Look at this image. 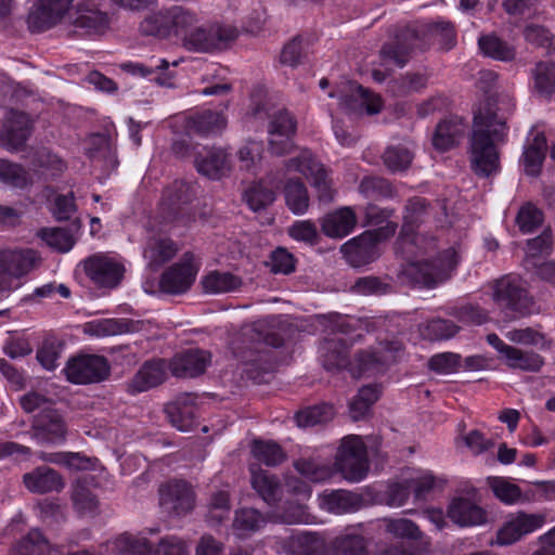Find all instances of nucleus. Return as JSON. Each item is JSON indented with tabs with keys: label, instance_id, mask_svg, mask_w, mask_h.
I'll list each match as a JSON object with an SVG mask.
<instances>
[{
	"label": "nucleus",
	"instance_id": "f257e3e1",
	"mask_svg": "<svg viewBox=\"0 0 555 555\" xmlns=\"http://www.w3.org/2000/svg\"><path fill=\"white\" fill-rule=\"evenodd\" d=\"M509 101L489 95L474 113L470 135V166L480 177H489L500 169L499 145L506 142Z\"/></svg>",
	"mask_w": 555,
	"mask_h": 555
},
{
	"label": "nucleus",
	"instance_id": "f03ea898",
	"mask_svg": "<svg viewBox=\"0 0 555 555\" xmlns=\"http://www.w3.org/2000/svg\"><path fill=\"white\" fill-rule=\"evenodd\" d=\"M363 322L359 319L331 314L328 317V330L333 337H325L320 346L322 365L327 371L341 370L349 365V349L359 341L363 334L358 333L348 338L339 337L338 334L350 335L352 332L362 328Z\"/></svg>",
	"mask_w": 555,
	"mask_h": 555
},
{
	"label": "nucleus",
	"instance_id": "7ed1b4c3",
	"mask_svg": "<svg viewBox=\"0 0 555 555\" xmlns=\"http://www.w3.org/2000/svg\"><path fill=\"white\" fill-rule=\"evenodd\" d=\"M457 264V253L454 248H448L435 258L409 261L402 267L399 276L402 282L431 289L448 281Z\"/></svg>",
	"mask_w": 555,
	"mask_h": 555
},
{
	"label": "nucleus",
	"instance_id": "20e7f679",
	"mask_svg": "<svg viewBox=\"0 0 555 555\" xmlns=\"http://www.w3.org/2000/svg\"><path fill=\"white\" fill-rule=\"evenodd\" d=\"M237 30L231 25L208 23L192 26L181 30L179 38L182 46L191 52L210 53L227 49L237 38Z\"/></svg>",
	"mask_w": 555,
	"mask_h": 555
},
{
	"label": "nucleus",
	"instance_id": "39448f33",
	"mask_svg": "<svg viewBox=\"0 0 555 555\" xmlns=\"http://www.w3.org/2000/svg\"><path fill=\"white\" fill-rule=\"evenodd\" d=\"M251 454L254 457L249 465L251 486L267 504L274 505L278 501V483L274 474H271L268 468L275 466L278 462V446L274 442L254 440Z\"/></svg>",
	"mask_w": 555,
	"mask_h": 555
},
{
	"label": "nucleus",
	"instance_id": "423d86ee",
	"mask_svg": "<svg viewBox=\"0 0 555 555\" xmlns=\"http://www.w3.org/2000/svg\"><path fill=\"white\" fill-rule=\"evenodd\" d=\"M39 254L31 248L0 250V296H8L21 286L20 280L40 264Z\"/></svg>",
	"mask_w": 555,
	"mask_h": 555
},
{
	"label": "nucleus",
	"instance_id": "0eeeda50",
	"mask_svg": "<svg viewBox=\"0 0 555 555\" xmlns=\"http://www.w3.org/2000/svg\"><path fill=\"white\" fill-rule=\"evenodd\" d=\"M197 22V15L182 7H171L146 15L139 26L142 36L157 39L179 37L182 29Z\"/></svg>",
	"mask_w": 555,
	"mask_h": 555
},
{
	"label": "nucleus",
	"instance_id": "6e6552de",
	"mask_svg": "<svg viewBox=\"0 0 555 555\" xmlns=\"http://www.w3.org/2000/svg\"><path fill=\"white\" fill-rule=\"evenodd\" d=\"M492 298L500 309L513 313V318L531 313L534 305L521 280L511 274L494 282Z\"/></svg>",
	"mask_w": 555,
	"mask_h": 555
},
{
	"label": "nucleus",
	"instance_id": "1a4fd4ad",
	"mask_svg": "<svg viewBox=\"0 0 555 555\" xmlns=\"http://www.w3.org/2000/svg\"><path fill=\"white\" fill-rule=\"evenodd\" d=\"M335 465L343 477L350 482H359L366 477L370 467L367 451L360 437L348 436L343 439Z\"/></svg>",
	"mask_w": 555,
	"mask_h": 555
},
{
	"label": "nucleus",
	"instance_id": "9d476101",
	"mask_svg": "<svg viewBox=\"0 0 555 555\" xmlns=\"http://www.w3.org/2000/svg\"><path fill=\"white\" fill-rule=\"evenodd\" d=\"M66 378L77 385L101 383L111 373L106 358L96 354H81L67 361L64 369Z\"/></svg>",
	"mask_w": 555,
	"mask_h": 555
},
{
	"label": "nucleus",
	"instance_id": "9b49d317",
	"mask_svg": "<svg viewBox=\"0 0 555 555\" xmlns=\"http://www.w3.org/2000/svg\"><path fill=\"white\" fill-rule=\"evenodd\" d=\"M33 132V120L20 111H9L1 121L0 146L14 153L24 149Z\"/></svg>",
	"mask_w": 555,
	"mask_h": 555
},
{
	"label": "nucleus",
	"instance_id": "f8f14e48",
	"mask_svg": "<svg viewBox=\"0 0 555 555\" xmlns=\"http://www.w3.org/2000/svg\"><path fill=\"white\" fill-rule=\"evenodd\" d=\"M83 270L96 286L104 288L119 285L125 273V268L119 261L104 254H95L83 260Z\"/></svg>",
	"mask_w": 555,
	"mask_h": 555
},
{
	"label": "nucleus",
	"instance_id": "ddd939ff",
	"mask_svg": "<svg viewBox=\"0 0 555 555\" xmlns=\"http://www.w3.org/2000/svg\"><path fill=\"white\" fill-rule=\"evenodd\" d=\"M160 506L171 515H185L194 508L195 493L183 480H170L158 489Z\"/></svg>",
	"mask_w": 555,
	"mask_h": 555
},
{
	"label": "nucleus",
	"instance_id": "4468645a",
	"mask_svg": "<svg viewBox=\"0 0 555 555\" xmlns=\"http://www.w3.org/2000/svg\"><path fill=\"white\" fill-rule=\"evenodd\" d=\"M67 427L55 409H43L31 425V438L40 444H61L66 440Z\"/></svg>",
	"mask_w": 555,
	"mask_h": 555
},
{
	"label": "nucleus",
	"instance_id": "2eb2a0df",
	"mask_svg": "<svg viewBox=\"0 0 555 555\" xmlns=\"http://www.w3.org/2000/svg\"><path fill=\"white\" fill-rule=\"evenodd\" d=\"M193 261V254L185 253L180 262L169 267L162 274L160 291L171 295H180L189 291L197 274V268Z\"/></svg>",
	"mask_w": 555,
	"mask_h": 555
},
{
	"label": "nucleus",
	"instance_id": "dca6fc26",
	"mask_svg": "<svg viewBox=\"0 0 555 555\" xmlns=\"http://www.w3.org/2000/svg\"><path fill=\"white\" fill-rule=\"evenodd\" d=\"M74 0H37L27 17V24L31 31H44L57 23L68 12Z\"/></svg>",
	"mask_w": 555,
	"mask_h": 555
},
{
	"label": "nucleus",
	"instance_id": "f3484780",
	"mask_svg": "<svg viewBox=\"0 0 555 555\" xmlns=\"http://www.w3.org/2000/svg\"><path fill=\"white\" fill-rule=\"evenodd\" d=\"M340 251L350 266L363 267L378 258V237L372 231H365L343 244Z\"/></svg>",
	"mask_w": 555,
	"mask_h": 555
},
{
	"label": "nucleus",
	"instance_id": "a211bd4d",
	"mask_svg": "<svg viewBox=\"0 0 555 555\" xmlns=\"http://www.w3.org/2000/svg\"><path fill=\"white\" fill-rule=\"evenodd\" d=\"M416 48H423L418 30L405 27L396 35L392 42L383 46L380 56L386 62L403 67Z\"/></svg>",
	"mask_w": 555,
	"mask_h": 555
},
{
	"label": "nucleus",
	"instance_id": "6ab92c4d",
	"mask_svg": "<svg viewBox=\"0 0 555 555\" xmlns=\"http://www.w3.org/2000/svg\"><path fill=\"white\" fill-rule=\"evenodd\" d=\"M544 516L535 514L518 513L512 517L498 531L496 542L500 545H509L518 541L521 537L535 531L544 524Z\"/></svg>",
	"mask_w": 555,
	"mask_h": 555
},
{
	"label": "nucleus",
	"instance_id": "aec40b11",
	"mask_svg": "<svg viewBox=\"0 0 555 555\" xmlns=\"http://www.w3.org/2000/svg\"><path fill=\"white\" fill-rule=\"evenodd\" d=\"M210 363V353L201 349H191L177 353L169 363V370L179 378H193L203 374Z\"/></svg>",
	"mask_w": 555,
	"mask_h": 555
},
{
	"label": "nucleus",
	"instance_id": "412c9836",
	"mask_svg": "<svg viewBox=\"0 0 555 555\" xmlns=\"http://www.w3.org/2000/svg\"><path fill=\"white\" fill-rule=\"evenodd\" d=\"M167 369L169 366L162 359L144 362L127 384V391L137 395L159 386L167 377Z\"/></svg>",
	"mask_w": 555,
	"mask_h": 555
},
{
	"label": "nucleus",
	"instance_id": "4be33fe9",
	"mask_svg": "<svg viewBox=\"0 0 555 555\" xmlns=\"http://www.w3.org/2000/svg\"><path fill=\"white\" fill-rule=\"evenodd\" d=\"M23 482L31 493L61 492L65 487L62 475L49 466H39L24 474Z\"/></svg>",
	"mask_w": 555,
	"mask_h": 555
},
{
	"label": "nucleus",
	"instance_id": "5701e85b",
	"mask_svg": "<svg viewBox=\"0 0 555 555\" xmlns=\"http://www.w3.org/2000/svg\"><path fill=\"white\" fill-rule=\"evenodd\" d=\"M194 402V395L182 393L166 404L165 411L172 426L181 431H189L194 427L197 411Z\"/></svg>",
	"mask_w": 555,
	"mask_h": 555
},
{
	"label": "nucleus",
	"instance_id": "b1692460",
	"mask_svg": "<svg viewBox=\"0 0 555 555\" xmlns=\"http://www.w3.org/2000/svg\"><path fill=\"white\" fill-rule=\"evenodd\" d=\"M339 106L346 113H361L365 111L369 115H375L382 109V99L372 94L362 86L351 89L350 93L339 96Z\"/></svg>",
	"mask_w": 555,
	"mask_h": 555
},
{
	"label": "nucleus",
	"instance_id": "393cba45",
	"mask_svg": "<svg viewBox=\"0 0 555 555\" xmlns=\"http://www.w3.org/2000/svg\"><path fill=\"white\" fill-rule=\"evenodd\" d=\"M195 167L201 175L212 180L220 179L231 169L229 155L224 150L216 147L199 152L195 158Z\"/></svg>",
	"mask_w": 555,
	"mask_h": 555
},
{
	"label": "nucleus",
	"instance_id": "a878e982",
	"mask_svg": "<svg viewBox=\"0 0 555 555\" xmlns=\"http://www.w3.org/2000/svg\"><path fill=\"white\" fill-rule=\"evenodd\" d=\"M227 126L223 114L206 109L194 113L185 118L184 128L189 134L202 137L220 133Z\"/></svg>",
	"mask_w": 555,
	"mask_h": 555
},
{
	"label": "nucleus",
	"instance_id": "bb28decb",
	"mask_svg": "<svg viewBox=\"0 0 555 555\" xmlns=\"http://www.w3.org/2000/svg\"><path fill=\"white\" fill-rule=\"evenodd\" d=\"M240 339L243 344H264L278 346V324L274 315L266 317L251 324L244 325L241 330Z\"/></svg>",
	"mask_w": 555,
	"mask_h": 555
},
{
	"label": "nucleus",
	"instance_id": "cd10ccee",
	"mask_svg": "<svg viewBox=\"0 0 555 555\" xmlns=\"http://www.w3.org/2000/svg\"><path fill=\"white\" fill-rule=\"evenodd\" d=\"M320 506L334 514L353 513L363 505V498L348 490H334L320 495Z\"/></svg>",
	"mask_w": 555,
	"mask_h": 555
},
{
	"label": "nucleus",
	"instance_id": "c85d7f7f",
	"mask_svg": "<svg viewBox=\"0 0 555 555\" xmlns=\"http://www.w3.org/2000/svg\"><path fill=\"white\" fill-rule=\"evenodd\" d=\"M431 206L426 198L412 197L410 198L404 207L403 224L401 227V244L411 245L408 234L414 232L415 228L420 227L426 218L431 214ZM405 247V245H403Z\"/></svg>",
	"mask_w": 555,
	"mask_h": 555
},
{
	"label": "nucleus",
	"instance_id": "c756f323",
	"mask_svg": "<svg viewBox=\"0 0 555 555\" xmlns=\"http://www.w3.org/2000/svg\"><path fill=\"white\" fill-rule=\"evenodd\" d=\"M464 132L465 126L462 118L455 116L446 118L435 129L433 145L438 151H448L460 142Z\"/></svg>",
	"mask_w": 555,
	"mask_h": 555
},
{
	"label": "nucleus",
	"instance_id": "7c9ffc66",
	"mask_svg": "<svg viewBox=\"0 0 555 555\" xmlns=\"http://www.w3.org/2000/svg\"><path fill=\"white\" fill-rule=\"evenodd\" d=\"M139 327V322L129 319H100L87 322L83 325V333L93 337H107L132 333Z\"/></svg>",
	"mask_w": 555,
	"mask_h": 555
},
{
	"label": "nucleus",
	"instance_id": "2f4dec72",
	"mask_svg": "<svg viewBox=\"0 0 555 555\" xmlns=\"http://www.w3.org/2000/svg\"><path fill=\"white\" fill-rule=\"evenodd\" d=\"M449 518L455 524L464 526L480 525L486 520L485 511L468 499H455L448 508Z\"/></svg>",
	"mask_w": 555,
	"mask_h": 555
},
{
	"label": "nucleus",
	"instance_id": "473e14b6",
	"mask_svg": "<svg viewBox=\"0 0 555 555\" xmlns=\"http://www.w3.org/2000/svg\"><path fill=\"white\" fill-rule=\"evenodd\" d=\"M357 223L356 214L349 207L326 215L322 221V232L330 237L341 238L348 235Z\"/></svg>",
	"mask_w": 555,
	"mask_h": 555
},
{
	"label": "nucleus",
	"instance_id": "72a5a7b5",
	"mask_svg": "<svg viewBox=\"0 0 555 555\" xmlns=\"http://www.w3.org/2000/svg\"><path fill=\"white\" fill-rule=\"evenodd\" d=\"M178 251L176 243L167 237H153L149 240L144 249V258L147 267L157 270L164 263L175 257Z\"/></svg>",
	"mask_w": 555,
	"mask_h": 555
},
{
	"label": "nucleus",
	"instance_id": "f704fd0d",
	"mask_svg": "<svg viewBox=\"0 0 555 555\" xmlns=\"http://www.w3.org/2000/svg\"><path fill=\"white\" fill-rule=\"evenodd\" d=\"M411 243V247H409V243L401 244V234H399L398 240L396 242V253L400 254L405 259H411L413 257L429 255L437 249V240L433 235L428 234H420L410 232L406 233Z\"/></svg>",
	"mask_w": 555,
	"mask_h": 555
},
{
	"label": "nucleus",
	"instance_id": "c9c22d12",
	"mask_svg": "<svg viewBox=\"0 0 555 555\" xmlns=\"http://www.w3.org/2000/svg\"><path fill=\"white\" fill-rule=\"evenodd\" d=\"M72 24L87 33L98 31L107 25V16L93 4L80 3L70 16Z\"/></svg>",
	"mask_w": 555,
	"mask_h": 555
},
{
	"label": "nucleus",
	"instance_id": "e433bc0d",
	"mask_svg": "<svg viewBox=\"0 0 555 555\" xmlns=\"http://www.w3.org/2000/svg\"><path fill=\"white\" fill-rule=\"evenodd\" d=\"M323 546L314 532L296 531L284 542V550L289 555H317Z\"/></svg>",
	"mask_w": 555,
	"mask_h": 555
},
{
	"label": "nucleus",
	"instance_id": "4c0bfd02",
	"mask_svg": "<svg viewBox=\"0 0 555 555\" xmlns=\"http://www.w3.org/2000/svg\"><path fill=\"white\" fill-rule=\"evenodd\" d=\"M201 284L207 294H222L238 291L243 281L231 272L214 270L203 276Z\"/></svg>",
	"mask_w": 555,
	"mask_h": 555
},
{
	"label": "nucleus",
	"instance_id": "58836bf2",
	"mask_svg": "<svg viewBox=\"0 0 555 555\" xmlns=\"http://www.w3.org/2000/svg\"><path fill=\"white\" fill-rule=\"evenodd\" d=\"M505 364L512 370L537 373L544 365V359L532 350H522L512 346L503 358Z\"/></svg>",
	"mask_w": 555,
	"mask_h": 555
},
{
	"label": "nucleus",
	"instance_id": "ea45409f",
	"mask_svg": "<svg viewBox=\"0 0 555 555\" xmlns=\"http://www.w3.org/2000/svg\"><path fill=\"white\" fill-rule=\"evenodd\" d=\"M546 152V138L543 132H538L531 142L525 146L522 153L524 170L529 176H538L541 172Z\"/></svg>",
	"mask_w": 555,
	"mask_h": 555
},
{
	"label": "nucleus",
	"instance_id": "a19ab883",
	"mask_svg": "<svg viewBox=\"0 0 555 555\" xmlns=\"http://www.w3.org/2000/svg\"><path fill=\"white\" fill-rule=\"evenodd\" d=\"M334 415V405L323 402L298 410L293 418L298 427L307 428L326 424L333 420Z\"/></svg>",
	"mask_w": 555,
	"mask_h": 555
},
{
	"label": "nucleus",
	"instance_id": "79ce46f5",
	"mask_svg": "<svg viewBox=\"0 0 555 555\" xmlns=\"http://www.w3.org/2000/svg\"><path fill=\"white\" fill-rule=\"evenodd\" d=\"M113 555H151L152 547L146 538L122 533L106 544Z\"/></svg>",
	"mask_w": 555,
	"mask_h": 555
},
{
	"label": "nucleus",
	"instance_id": "37998d69",
	"mask_svg": "<svg viewBox=\"0 0 555 555\" xmlns=\"http://www.w3.org/2000/svg\"><path fill=\"white\" fill-rule=\"evenodd\" d=\"M284 201L286 207L297 216L307 212L310 197L306 185L299 179H291L284 185Z\"/></svg>",
	"mask_w": 555,
	"mask_h": 555
},
{
	"label": "nucleus",
	"instance_id": "c03bdc74",
	"mask_svg": "<svg viewBox=\"0 0 555 555\" xmlns=\"http://www.w3.org/2000/svg\"><path fill=\"white\" fill-rule=\"evenodd\" d=\"M70 500L79 515H92L99 508L96 495L83 479H78L72 485Z\"/></svg>",
	"mask_w": 555,
	"mask_h": 555
},
{
	"label": "nucleus",
	"instance_id": "a18cd8bd",
	"mask_svg": "<svg viewBox=\"0 0 555 555\" xmlns=\"http://www.w3.org/2000/svg\"><path fill=\"white\" fill-rule=\"evenodd\" d=\"M286 172H298L311 180L324 166L315 158L308 149H302L296 156L284 162Z\"/></svg>",
	"mask_w": 555,
	"mask_h": 555
},
{
	"label": "nucleus",
	"instance_id": "49530a36",
	"mask_svg": "<svg viewBox=\"0 0 555 555\" xmlns=\"http://www.w3.org/2000/svg\"><path fill=\"white\" fill-rule=\"evenodd\" d=\"M250 114L258 119H270L268 132L273 135L278 132V121L275 120V106L268 100V92L259 87L251 94Z\"/></svg>",
	"mask_w": 555,
	"mask_h": 555
},
{
	"label": "nucleus",
	"instance_id": "de8ad7c7",
	"mask_svg": "<svg viewBox=\"0 0 555 555\" xmlns=\"http://www.w3.org/2000/svg\"><path fill=\"white\" fill-rule=\"evenodd\" d=\"M266 522V517L257 509L241 508L235 512L232 528L238 537H248L260 530Z\"/></svg>",
	"mask_w": 555,
	"mask_h": 555
},
{
	"label": "nucleus",
	"instance_id": "09e8293b",
	"mask_svg": "<svg viewBox=\"0 0 555 555\" xmlns=\"http://www.w3.org/2000/svg\"><path fill=\"white\" fill-rule=\"evenodd\" d=\"M50 542L39 530H30L13 548V555H52Z\"/></svg>",
	"mask_w": 555,
	"mask_h": 555
},
{
	"label": "nucleus",
	"instance_id": "8fccbe9b",
	"mask_svg": "<svg viewBox=\"0 0 555 555\" xmlns=\"http://www.w3.org/2000/svg\"><path fill=\"white\" fill-rule=\"evenodd\" d=\"M39 459L43 462L63 465L70 470H87L94 465L91 457L79 452H41Z\"/></svg>",
	"mask_w": 555,
	"mask_h": 555
},
{
	"label": "nucleus",
	"instance_id": "3c124183",
	"mask_svg": "<svg viewBox=\"0 0 555 555\" xmlns=\"http://www.w3.org/2000/svg\"><path fill=\"white\" fill-rule=\"evenodd\" d=\"M478 47L486 56L496 61L511 62L516 55L515 49L495 35L481 36Z\"/></svg>",
	"mask_w": 555,
	"mask_h": 555
},
{
	"label": "nucleus",
	"instance_id": "603ef678",
	"mask_svg": "<svg viewBox=\"0 0 555 555\" xmlns=\"http://www.w3.org/2000/svg\"><path fill=\"white\" fill-rule=\"evenodd\" d=\"M533 88L542 96L555 92V62H538L532 69Z\"/></svg>",
	"mask_w": 555,
	"mask_h": 555
},
{
	"label": "nucleus",
	"instance_id": "864d4df0",
	"mask_svg": "<svg viewBox=\"0 0 555 555\" xmlns=\"http://www.w3.org/2000/svg\"><path fill=\"white\" fill-rule=\"evenodd\" d=\"M334 555H369L367 541L361 534L344 533L332 544Z\"/></svg>",
	"mask_w": 555,
	"mask_h": 555
},
{
	"label": "nucleus",
	"instance_id": "5fc2aeb1",
	"mask_svg": "<svg viewBox=\"0 0 555 555\" xmlns=\"http://www.w3.org/2000/svg\"><path fill=\"white\" fill-rule=\"evenodd\" d=\"M382 158L389 171L401 172L411 166L414 154L406 146L391 145L384 151Z\"/></svg>",
	"mask_w": 555,
	"mask_h": 555
},
{
	"label": "nucleus",
	"instance_id": "6e6d98bb",
	"mask_svg": "<svg viewBox=\"0 0 555 555\" xmlns=\"http://www.w3.org/2000/svg\"><path fill=\"white\" fill-rule=\"evenodd\" d=\"M38 236L51 248L66 253L75 244L73 234L64 228H44L38 232Z\"/></svg>",
	"mask_w": 555,
	"mask_h": 555
},
{
	"label": "nucleus",
	"instance_id": "4d7b16f0",
	"mask_svg": "<svg viewBox=\"0 0 555 555\" xmlns=\"http://www.w3.org/2000/svg\"><path fill=\"white\" fill-rule=\"evenodd\" d=\"M359 191L367 198H382L393 196L395 190L391 183L383 178L376 176L364 177L359 185Z\"/></svg>",
	"mask_w": 555,
	"mask_h": 555
},
{
	"label": "nucleus",
	"instance_id": "13d9d810",
	"mask_svg": "<svg viewBox=\"0 0 555 555\" xmlns=\"http://www.w3.org/2000/svg\"><path fill=\"white\" fill-rule=\"evenodd\" d=\"M297 133V119L288 111H280V156L291 153L296 146L293 138Z\"/></svg>",
	"mask_w": 555,
	"mask_h": 555
},
{
	"label": "nucleus",
	"instance_id": "bf43d9fd",
	"mask_svg": "<svg viewBox=\"0 0 555 555\" xmlns=\"http://www.w3.org/2000/svg\"><path fill=\"white\" fill-rule=\"evenodd\" d=\"M0 181L23 189L29 184V176L21 165L0 158Z\"/></svg>",
	"mask_w": 555,
	"mask_h": 555
},
{
	"label": "nucleus",
	"instance_id": "052dcab7",
	"mask_svg": "<svg viewBox=\"0 0 555 555\" xmlns=\"http://www.w3.org/2000/svg\"><path fill=\"white\" fill-rule=\"evenodd\" d=\"M543 212L531 203L520 207L516 216V224L522 233H531L541 227L543 222Z\"/></svg>",
	"mask_w": 555,
	"mask_h": 555
},
{
	"label": "nucleus",
	"instance_id": "680f3d73",
	"mask_svg": "<svg viewBox=\"0 0 555 555\" xmlns=\"http://www.w3.org/2000/svg\"><path fill=\"white\" fill-rule=\"evenodd\" d=\"M391 284L384 282L378 276H363L356 280L350 291L358 295H385L391 292Z\"/></svg>",
	"mask_w": 555,
	"mask_h": 555
},
{
	"label": "nucleus",
	"instance_id": "e2e57ef3",
	"mask_svg": "<svg viewBox=\"0 0 555 555\" xmlns=\"http://www.w3.org/2000/svg\"><path fill=\"white\" fill-rule=\"evenodd\" d=\"M298 473L312 482H322L330 479L334 470L328 465H321L310 460H298L294 463Z\"/></svg>",
	"mask_w": 555,
	"mask_h": 555
},
{
	"label": "nucleus",
	"instance_id": "0e129e2a",
	"mask_svg": "<svg viewBox=\"0 0 555 555\" xmlns=\"http://www.w3.org/2000/svg\"><path fill=\"white\" fill-rule=\"evenodd\" d=\"M194 193L192 186L183 181H176L165 190L163 199L169 207L178 208L192 201Z\"/></svg>",
	"mask_w": 555,
	"mask_h": 555
},
{
	"label": "nucleus",
	"instance_id": "69168bd1",
	"mask_svg": "<svg viewBox=\"0 0 555 555\" xmlns=\"http://www.w3.org/2000/svg\"><path fill=\"white\" fill-rule=\"evenodd\" d=\"M231 511L230 494L228 491L220 490L211 494L208 503L209 520L220 524L224 518L228 517Z\"/></svg>",
	"mask_w": 555,
	"mask_h": 555
},
{
	"label": "nucleus",
	"instance_id": "338daca9",
	"mask_svg": "<svg viewBox=\"0 0 555 555\" xmlns=\"http://www.w3.org/2000/svg\"><path fill=\"white\" fill-rule=\"evenodd\" d=\"M244 198L251 210L260 211L274 202V193L262 183H258L245 192Z\"/></svg>",
	"mask_w": 555,
	"mask_h": 555
},
{
	"label": "nucleus",
	"instance_id": "774afa93",
	"mask_svg": "<svg viewBox=\"0 0 555 555\" xmlns=\"http://www.w3.org/2000/svg\"><path fill=\"white\" fill-rule=\"evenodd\" d=\"M33 164L48 170L52 176H59L66 169L65 162L46 147L35 152Z\"/></svg>",
	"mask_w": 555,
	"mask_h": 555
}]
</instances>
